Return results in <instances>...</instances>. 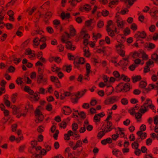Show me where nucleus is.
<instances>
[{
	"label": "nucleus",
	"instance_id": "1",
	"mask_svg": "<svg viewBox=\"0 0 158 158\" xmlns=\"http://www.w3.org/2000/svg\"><path fill=\"white\" fill-rule=\"evenodd\" d=\"M35 114L37 118L35 120V122L36 123L41 122L44 119V116L40 110L39 109H37L35 111Z\"/></svg>",
	"mask_w": 158,
	"mask_h": 158
},
{
	"label": "nucleus",
	"instance_id": "2",
	"mask_svg": "<svg viewBox=\"0 0 158 158\" xmlns=\"http://www.w3.org/2000/svg\"><path fill=\"white\" fill-rule=\"evenodd\" d=\"M115 23L118 29H122L124 28L125 22L120 17H116Z\"/></svg>",
	"mask_w": 158,
	"mask_h": 158
},
{
	"label": "nucleus",
	"instance_id": "3",
	"mask_svg": "<svg viewBox=\"0 0 158 158\" xmlns=\"http://www.w3.org/2000/svg\"><path fill=\"white\" fill-rule=\"evenodd\" d=\"M115 47L118 53L122 57L124 56L125 52L123 50L124 48V45L121 43H119L116 44Z\"/></svg>",
	"mask_w": 158,
	"mask_h": 158
},
{
	"label": "nucleus",
	"instance_id": "4",
	"mask_svg": "<svg viewBox=\"0 0 158 158\" xmlns=\"http://www.w3.org/2000/svg\"><path fill=\"white\" fill-rule=\"evenodd\" d=\"M118 101L117 97L115 96L107 97L105 100L104 103L105 105H109L113 104Z\"/></svg>",
	"mask_w": 158,
	"mask_h": 158
},
{
	"label": "nucleus",
	"instance_id": "5",
	"mask_svg": "<svg viewBox=\"0 0 158 158\" xmlns=\"http://www.w3.org/2000/svg\"><path fill=\"white\" fill-rule=\"evenodd\" d=\"M48 78L44 77L43 74L37 75V82L38 84L42 83L43 85H45L47 82Z\"/></svg>",
	"mask_w": 158,
	"mask_h": 158
},
{
	"label": "nucleus",
	"instance_id": "6",
	"mask_svg": "<svg viewBox=\"0 0 158 158\" xmlns=\"http://www.w3.org/2000/svg\"><path fill=\"white\" fill-rule=\"evenodd\" d=\"M45 89L42 87L40 88L39 89V91L37 93H35L33 96L34 100L35 101H37L39 99V97L38 96V94H45Z\"/></svg>",
	"mask_w": 158,
	"mask_h": 158
},
{
	"label": "nucleus",
	"instance_id": "7",
	"mask_svg": "<svg viewBox=\"0 0 158 158\" xmlns=\"http://www.w3.org/2000/svg\"><path fill=\"white\" fill-rule=\"evenodd\" d=\"M70 34L65 32L68 37H70L71 36H74L76 35V31L72 25L69 26Z\"/></svg>",
	"mask_w": 158,
	"mask_h": 158
},
{
	"label": "nucleus",
	"instance_id": "8",
	"mask_svg": "<svg viewBox=\"0 0 158 158\" xmlns=\"http://www.w3.org/2000/svg\"><path fill=\"white\" fill-rule=\"evenodd\" d=\"M85 62V59L83 57H81L78 59V61L77 60H74V64L75 67L76 68H79V64H84Z\"/></svg>",
	"mask_w": 158,
	"mask_h": 158
},
{
	"label": "nucleus",
	"instance_id": "9",
	"mask_svg": "<svg viewBox=\"0 0 158 158\" xmlns=\"http://www.w3.org/2000/svg\"><path fill=\"white\" fill-rule=\"evenodd\" d=\"M146 34L144 31H143L141 32L138 31L135 35V37L136 38H141L144 39L146 37Z\"/></svg>",
	"mask_w": 158,
	"mask_h": 158
},
{
	"label": "nucleus",
	"instance_id": "10",
	"mask_svg": "<svg viewBox=\"0 0 158 158\" xmlns=\"http://www.w3.org/2000/svg\"><path fill=\"white\" fill-rule=\"evenodd\" d=\"M129 59V57L127 56L126 58H123V60H121L119 62L116 64H115V65L116 66H117L118 65H122L124 66H127L128 64V59Z\"/></svg>",
	"mask_w": 158,
	"mask_h": 158
},
{
	"label": "nucleus",
	"instance_id": "11",
	"mask_svg": "<svg viewBox=\"0 0 158 158\" xmlns=\"http://www.w3.org/2000/svg\"><path fill=\"white\" fill-rule=\"evenodd\" d=\"M112 123L110 121L107 122L106 125L104 128V130L105 132H107L111 130L113 127H112Z\"/></svg>",
	"mask_w": 158,
	"mask_h": 158
},
{
	"label": "nucleus",
	"instance_id": "12",
	"mask_svg": "<svg viewBox=\"0 0 158 158\" xmlns=\"http://www.w3.org/2000/svg\"><path fill=\"white\" fill-rule=\"evenodd\" d=\"M65 43L66 44V47L67 49L72 51L75 50L76 48L75 46L74 45H72V44L70 41H68Z\"/></svg>",
	"mask_w": 158,
	"mask_h": 158
},
{
	"label": "nucleus",
	"instance_id": "13",
	"mask_svg": "<svg viewBox=\"0 0 158 158\" xmlns=\"http://www.w3.org/2000/svg\"><path fill=\"white\" fill-rule=\"evenodd\" d=\"M26 55H29L30 58H33L35 56V52L31 50L30 48H28L26 50Z\"/></svg>",
	"mask_w": 158,
	"mask_h": 158
},
{
	"label": "nucleus",
	"instance_id": "14",
	"mask_svg": "<svg viewBox=\"0 0 158 158\" xmlns=\"http://www.w3.org/2000/svg\"><path fill=\"white\" fill-rule=\"evenodd\" d=\"M115 27H116L114 26L112 21L109 20L107 22L106 29L114 30Z\"/></svg>",
	"mask_w": 158,
	"mask_h": 158
},
{
	"label": "nucleus",
	"instance_id": "15",
	"mask_svg": "<svg viewBox=\"0 0 158 158\" xmlns=\"http://www.w3.org/2000/svg\"><path fill=\"white\" fill-rule=\"evenodd\" d=\"M108 35L113 37L115 35L114 32L117 33V28L116 27H115L114 30L106 29Z\"/></svg>",
	"mask_w": 158,
	"mask_h": 158
},
{
	"label": "nucleus",
	"instance_id": "16",
	"mask_svg": "<svg viewBox=\"0 0 158 158\" xmlns=\"http://www.w3.org/2000/svg\"><path fill=\"white\" fill-rule=\"evenodd\" d=\"M73 135V132L70 130L68 131L67 134L64 135V139L65 140H68L70 139V137Z\"/></svg>",
	"mask_w": 158,
	"mask_h": 158
},
{
	"label": "nucleus",
	"instance_id": "17",
	"mask_svg": "<svg viewBox=\"0 0 158 158\" xmlns=\"http://www.w3.org/2000/svg\"><path fill=\"white\" fill-rule=\"evenodd\" d=\"M148 107L147 106L143 105L139 109V111L142 114H144L148 110Z\"/></svg>",
	"mask_w": 158,
	"mask_h": 158
},
{
	"label": "nucleus",
	"instance_id": "18",
	"mask_svg": "<svg viewBox=\"0 0 158 158\" xmlns=\"http://www.w3.org/2000/svg\"><path fill=\"white\" fill-rule=\"evenodd\" d=\"M150 13V15L155 19H157L158 17V10H151Z\"/></svg>",
	"mask_w": 158,
	"mask_h": 158
},
{
	"label": "nucleus",
	"instance_id": "19",
	"mask_svg": "<svg viewBox=\"0 0 158 158\" xmlns=\"http://www.w3.org/2000/svg\"><path fill=\"white\" fill-rule=\"evenodd\" d=\"M63 111L64 114L66 115H68L71 112L70 108L68 106H64L63 108Z\"/></svg>",
	"mask_w": 158,
	"mask_h": 158
},
{
	"label": "nucleus",
	"instance_id": "20",
	"mask_svg": "<svg viewBox=\"0 0 158 158\" xmlns=\"http://www.w3.org/2000/svg\"><path fill=\"white\" fill-rule=\"evenodd\" d=\"M137 135L140 137V138L141 139H145L147 136V134L146 133H142V131H139L137 132Z\"/></svg>",
	"mask_w": 158,
	"mask_h": 158
},
{
	"label": "nucleus",
	"instance_id": "21",
	"mask_svg": "<svg viewBox=\"0 0 158 158\" xmlns=\"http://www.w3.org/2000/svg\"><path fill=\"white\" fill-rule=\"evenodd\" d=\"M11 108L13 110V114L14 115L16 114L19 112V110L20 109L19 107H17L15 105L12 106Z\"/></svg>",
	"mask_w": 158,
	"mask_h": 158
},
{
	"label": "nucleus",
	"instance_id": "22",
	"mask_svg": "<svg viewBox=\"0 0 158 158\" xmlns=\"http://www.w3.org/2000/svg\"><path fill=\"white\" fill-rule=\"evenodd\" d=\"M84 55L85 56L87 57H89L90 56V53L89 52V48L86 47L84 48Z\"/></svg>",
	"mask_w": 158,
	"mask_h": 158
},
{
	"label": "nucleus",
	"instance_id": "23",
	"mask_svg": "<svg viewBox=\"0 0 158 158\" xmlns=\"http://www.w3.org/2000/svg\"><path fill=\"white\" fill-rule=\"evenodd\" d=\"M123 83H120L117 86L116 89L118 92H123Z\"/></svg>",
	"mask_w": 158,
	"mask_h": 158
},
{
	"label": "nucleus",
	"instance_id": "24",
	"mask_svg": "<svg viewBox=\"0 0 158 158\" xmlns=\"http://www.w3.org/2000/svg\"><path fill=\"white\" fill-rule=\"evenodd\" d=\"M140 139V138H138L135 141L133 142L132 144V147L134 149H137L139 146V144L138 143L139 140Z\"/></svg>",
	"mask_w": 158,
	"mask_h": 158
},
{
	"label": "nucleus",
	"instance_id": "25",
	"mask_svg": "<svg viewBox=\"0 0 158 158\" xmlns=\"http://www.w3.org/2000/svg\"><path fill=\"white\" fill-rule=\"evenodd\" d=\"M112 142V139L110 138H109L106 139L102 140L101 143L103 145H106L107 143H110Z\"/></svg>",
	"mask_w": 158,
	"mask_h": 158
},
{
	"label": "nucleus",
	"instance_id": "26",
	"mask_svg": "<svg viewBox=\"0 0 158 158\" xmlns=\"http://www.w3.org/2000/svg\"><path fill=\"white\" fill-rule=\"evenodd\" d=\"M82 145V143L81 140H78L77 142L75 145L73 147V150H75L77 148L81 147Z\"/></svg>",
	"mask_w": 158,
	"mask_h": 158
},
{
	"label": "nucleus",
	"instance_id": "27",
	"mask_svg": "<svg viewBox=\"0 0 158 158\" xmlns=\"http://www.w3.org/2000/svg\"><path fill=\"white\" fill-rule=\"evenodd\" d=\"M61 17L62 19H69L70 17V14L69 13H65L64 12H62L61 14Z\"/></svg>",
	"mask_w": 158,
	"mask_h": 158
},
{
	"label": "nucleus",
	"instance_id": "28",
	"mask_svg": "<svg viewBox=\"0 0 158 158\" xmlns=\"http://www.w3.org/2000/svg\"><path fill=\"white\" fill-rule=\"evenodd\" d=\"M87 91V89H85L84 90L81 92H79L76 94V96H78V97L80 98L82 97L85 94Z\"/></svg>",
	"mask_w": 158,
	"mask_h": 158
},
{
	"label": "nucleus",
	"instance_id": "29",
	"mask_svg": "<svg viewBox=\"0 0 158 158\" xmlns=\"http://www.w3.org/2000/svg\"><path fill=\"white\" fill-rule=\"evenodd\" d=\"M71 67L72 66L71 65L64 66L63 67V69L68 73H69L71 70Z\"/></svg>",
	"mask_w": 158,
	"mask_h": 158
},
{
	"label": "nucleus",
	"instance_id": "30",
	"mask_svg": "<svg viewBox=\"0 0 158 158\" xmlns=\"http://www.w3.org/2000/svg\"><path fill=\"white\" fill-rule=\"evenodd\" d=\"M33 46H37L39 45L40 43V39L38 37H36L34 39L33 41Z\"/></svg>",
	"mask_w": 158,
	"mask_h": 158
},
{
	"label": "nucleus",
	"instance_id": "31",
	"mask_svg": "<svg viewBox=\"0 0 158 158\" xmlns=\"http://www.w3.org/2000/svg\"><path fill=\"white\" fill-rule=\"evenodd\" d=\"M124 88H123V92H127L129 91L130 89V85L129 83L123 84Z\"/></svg>",
	"mask_w": 158,
	"mask_h": 158
},
{
	"label": "nucleus",
	"instance_id": "32",
	"mask_svg": "<svg viewBox=\"0 0 158 158\" xmlns=\"http://www.w3.org/2000/svg\"><path fill=\"white\" fill-rule=\"evenodd\" d=\"M152 58L155 61L156 63L158 64V55L157 54L154 53L152 54Z\"/></svg>",
	"mask_w": 158,
	"mask_h": 158
},
{
	"label": "nucleus",
	"instance_id": "33",
	"mask_svg": "<svg viewBox=\"0 0 158 158\" xmlns=\"http://www.w3.org/2000/svg\"><path fill=\"white\" fill-rule=\"evenodd\" d=\"M85 33V31L83 30H82L81 31V34L82 35L84 34V35L83 37V39L84 40H88L90 38V36L88 34Z\"/></svg>",
	"mask_w": 158,
	"mask_h": 158
},
{
	"label": "nucleus",
	"instance_id": "34",
	"mask_svg": "<svg viewBox=\"0 0 158 158\" xmlns=\"http://www.w3.org/2000/svg\"><path fill=\"white\" fill-rule=\"evenodd\" d=\"M142 114L139 112L136 113L135 114V117L137 119V121L140 122L141 120V118Z\"/></svg>",
	"mask_w": 158,
	"mask_h": 158
},
{
	"label": "nucleus",
	"instance_id": "35",
	"mask_svg": "<svg viewBox=\"0 0 158 158\" xmlns=\"http://www.w3.org/2000/svg\"><path fill=\"white\" fill-rule=\"evenodd\" d=\"M76 113L78 114V115L82 119H84L86 118V115L85 113L84 112H81L80 113L78 112V111L77 110L75 111V113Z\"/></svg>",
	"mask_w": 158,
	"mask_h": 158
},
{
	"label": "nucleus",
	"instance_id": "36",
	"mask_svg": "<svg viewBox=\"0 0 158 158\" xmlns=\"http://www.w3.org/2000/svg\"><path fill=\"white\" fill-rule=\"evenodd\" d=\"M79 98L78 96H76V94L75 96L71 98L72 102L74 103H76L78 102V100Z\"/></svg>",
	"mask_w": 158,
	"mask_h": 158
},
{
	"label": "nucleus",
	"instance_id": "37",
	"mask_svg": "<svg viewBox=\"0 0 158 158\" xmlns=\"http://www.w3.org/2000/svg\"><path fill=\"white\" fill-rule=\"evenodd\" d=\"M30 8L27 9L26 10V12H28L29 15H31L36 10V8L35 7H33L31 10H30Z\"/></svg>",
	"mask_w": 158,
	"mask_h": 158
},
{
	"label": "nucleus",
	"instance_id": "38",
	"mask_svg": "<svg viewBox=\"0 0 158 158\" xmlns=\"http://www.w3.org/2000/svg\"><path fill=\"white\" fill-rule=\"evenodd\" d=\"M120 78L123 79V81L127 82L130 81V79L128 78L127 76H126L123 74H122L120 77Z\"/></svg>",
	"mask_w": 158,
	"mask_h": 158
},
{
	"label": "nucleus",
	"instance_id": "39",
	"mask_svg": "<svg viewBox=\"0 0 158 158\" xmlns=\"http://www.w3.org/2000/svg\"><path fill=\"white\" fill-rule=\"evenodd\" d=\"M52 15V13L51 12H48L45 14L44 16V18L45 19H49Z\"/></svg>",
	"mask_w": 158,
	"mask_h": 158
},
{
	"label": "nucleus",
	"instance_id": "40",
	"mask_svg": "<svg viewBox=\"0 0 158 158\" xmlns=\"http://www.w3.org/2000/svg\"><path fill=\"white\" fill-rule=\"evenodd\" d=\"M141 79V77L140 76H137L133 77V82H135L137 81H139Z\"/></svg>",
	"mask_w": 158,
	"mask_h": 158
},
{
	"label": "nucleus",
	"instance_id": "41",
	"mask_svg": "<svg viewBox=\"0 0 158 158\" xmlns=\"http://www.w3.org/2000/svg\"><path fill=\"white\" fill-rule=\"evenodd\" d=\"M83 9L86 11H88L91 9V7L89 5L86 4L84 6Z\"/></svg>",
	"mask_w": 158,
	"mask_h": 158
},
{
	"label": "nucleus",
	"instance_id": "42",
	"mask_svg": "<svg viewBox=\"0 0 158 158\" xmlns=\"http://www.w3.org/2000/svg\"><path fill=\"white\" fill-rule=\"evenodd\" d=\"M101 35L100 33H98L97 34H95L94 33H93V37L94 38L93 40H97V39L100 38L101 37Z\"/></svg>",
	"mask_w": 158,
	"mask_h": 158
},
{
	"label": "nucleus",
	"instance_id": "43",
	"mask_svg": "<svg viewBox=\"0 0 158 158\" xmlns=\"http://www.w3.org/2000/svg\"><path fill=\"white\" fill-rule=\"evenodd\" d=\"M66 35L62 36L61 39V41L63 43H66L68 41L67 40H68V38L69 37H68L67 36V34H66Z\"/></svg>",
	"mask_w": 158,
	"mask_h": 158
},
{
	"label": "nucleus",
	"instance_id": "44",
	"mask_svg": "<svg viewBox=\"0 0 158 158\" xmlns=\"http://www.w3.org/2000/svg\"><path fill=\"white\" fill-rule=\"evenodd\" d=\"M17 96V93L14 94H12L11 97V100L12 102L15 103V102L16 100V98Z\"/></svg>",
	"mask_w": 158,
	"mask_h": 158
},
{
	"label": "nucleus",
	"instance_id": "45",
	"mask_svg": "<svg viewBox=\"0 0 158 158\" xmlns=\"http://www.w3.org/2000/svg\"><path fill=\"white\" fill-rule=\"evenodd\" d=\"M147 85V83L146 82L144 81H141L139 84V87L142 88H145Z\"/></svg>",
	"mask_w": 158,
	"mask_h": 158
},
{
	"label": "nucleus",
	"instance_id": "46",
	"mask_svg": "<svg viewBox=\"0 0 158 158\" xmlns=\"http://www.w3.org/2000/svg\"><path fill=\"white\" fill-rule=\"evenodd\" d=\"M104 26V23L103 21L99 20L97 23V26L99 28L102 27Z\"/></svg>",
	"mask_w": 158,
	"mask_h": 158
},
{
	"label": "nucleus",
	"instance_id": "47",
	"mask_svg": "<svg viewBox=\"0 0 158 158\" xmlns=\"http://www.w3.org/2000/svg\"><path fill=\"white\" fill-rule=\"evenodd\" d=\"M138 109V107L135 106L134 108L129 110V112L131 115H133L135 113V109Z\"/></svg>",
	"mask_w": 158,
	"mask_h": 158
},
{
	"label": "nucleus",
	"instance_id": "48",
	"mask_svg": "<svg viewBox=\"0 0 158 158\" xmlns=\"http://www.w3.org/2000/svg\"><path fill=\"white\" fill-rule=\"evenodd\" d=\"M130 32V30L128 27H126L123 31V33L125 35H129Z\"/></svg>",
	"mask_w": 158,
	"mask_h": 158
},
{
	"label": "nucleus",
	"instance_id": "49",
	"mask_svg": "<svg viewBox=\"0 0 158 158\" xmlns=\"http://www.w3.org/2000/svg\"><path fill=\"white\" fill-rule=\"evenodd\" d=\"M60 70V69L55 66L52 67V70L53 72H58Z\"/></svg>",
	"mask_w": 158,
	"mask_h": 158
},
{
	"label": "nucleus",
	"instance_id": "50",
	"mask_svg": "<svg viewBox=\"0 0 158 158\" xmlns=\"http://www.w3.org/2000/svg\"><path fill=\"white\" fill-rule=\"evenodd\" d=\"M106 132H105L104 130V129L102 131L99 132L98 135V137L100 138H101L104 135L105 133Z\"/></svg>",
	"mask_w": 158,
	"mask_h": 158
},
{
	"label": "nucleus",
	"instance_id": "51",
	"mask_svg": "<svg viewBox=\"0 0 158 158\" xmlns=\"http://www.w3.org/2000/svg\"><path fill=\"white\" fill-rule=\"evenodd\" d=\"M78 128V125L76 123H73L72 124V130L74 132L76 131Z\"/></svg>",
	"mask_w": 158,
	"mask_h": 158
},
{
	"label": "nucleus",
	"instance_id": "52",
	"mask_svg": "<svg viewBox=\"0 0 158 158\" xmlns=\"http://www.w3.org/2000/svg\"><path fill=\"white\" fill-rule=\"evenodd\" d=\"M43 67L42 66L39 67L38 68V74L37 75L43 74Z\"/></svg>",
	"mask_w": 158,
	"mask_h": 158
},
{
	"label": "nucleus",
	"instance_id": "53",
	"mask_svg": "<svg viewBox=\"0 0 158 158\" xmlns=\"http://www.w3.org/2000/svg\"><path fill=\"white\" fill-rule=\"evenodd\" d=\"M30 41L29 39L25 41L21 45V46L23 47H25L27 46Z\"/></svg>",
	"mask_w": 158,
	"mask_h": 158
},
{
	"label": "nucleus",
	"instance_id": "54",
	"mask_svg": "<svg viewBox=\"0 0 158 158\" xmlns=\"http://www.w3.org/2000/svg\"><path fill=\"white\" fill-rule=\"evenodd\" d=\"M119 0H113L111 1L109 3V6H110L112 5H117L119 2Z\"/></svg>",
	"mask_w": 158,
	"mask_h": 158
},
{
	"label": "nucleus",
	"instance_id": "55",
	"mask_svg": "<svg viewBox=\"0 0 158 158\" xmlns=\"http://www.w3.org/2000/svg\"><path fill=\"white\" fill-rule=\"evenodd\" d=\"M86 73H87V75L89 74L90 71V66L89 64L87 63L86 64Z\"/></svg>",
	"mask_w": 158,
	"mask_h": 158
},
{
	"label": "nucleus",
	"instance_id": "56",
	"mask_svg": "<svg viewBox=\"0 0 158 158\" xmlns=\"http://www.w3.org/2000/svg\"><path fill=\"white\" fill-rule=\"evenodd\" d=\"M50 79L52 82H58V80H59L58 78L57 77H54L53 76H51Z\"/></svg>",
	"mask_w": 158,
	"mask_h": 158
},
{
	"label": "nucleus",
	"instance_id": "57",
	"mask_svg": "<svg viewBox=\"0 0 158 158\" xmlns=\"http://www.w3.org/2000/svg\"><path fill=\"white\" fill-rule=\"evenodd\" d=\"M156 30V27L154 25H152L149 27V30L150 31L153 32H154Z\"/></svg>",
	"mask_w": 158,
	"mask_h": 158
},
{
	"label": "nucleus",
	"instance_id": "58",
	"mask_svg": "<svg viewBox=\"0 0 158 158\" xmlns=\"http://www.w3.org/2000/svg\"><path fill=\"white\" fill-rule=\"evenodd\" d=\"M69 2L72 6H74L77 5V2L75 0H69Z\"/></svg>",
	"mask_w": 158,
	"mask_h": 158
},
{
	"label": "nucleus",
	"instance_id": "59",
	"mask_svg": "<svg viewBox=\"0 0 158 158\" xmlns=\"http://www.w3.org/2000/svg\"><path fill=\"white\" fill-rule=\"evenodd\" d=\"M121 102L122 104L123 105H126L128 104V102L126 98H123L121 100Z\"/></svg>",
	"mask_w": 158,
	"mask_h": 158
},
{
	"label": "nucleus",
	"instance_id": "60",
	"mask_svg": "<svg viewBox=\"0 0 158 158\" xmlns=\"http://www.w3.org/2000/svg\"><path fill=\"white\" fill-rule=\"evenodd\" d=\"M15 68L12 66H10L8 68V70L9 72L14 73L15 71Z\"/></svg>",
	"mask_w": 158,
	"mask_h": 158
},
{
	"label": "nucleus",
	"instance_id": "61",
	"mask_svg": "<svg viewBox=\"0 0 158 158\" xmlns=\"http://www.w3.org/2000/svg\"><path fill=\"white\" fill-rule=\"evenodd\" d=\"M52 106L51 104H49L46 106V110L48 111H51L52 110Z\"/></svg>",
	"mask_w": 158,
	"mask_h": 158
},
{
	"label": "nucleus",
	"instance_id": "62",
	"mask_svg": "<svg viewBox=\"0 0 158 158\" xmlns=\"http://www.w3.org/2000/svg\"><path fill=\"white\" fill-rule=\"evenodd\" d=\"M102 15L104 16H107L109 13V12L108 11L106 10H102Z\"/></svg>",
	"mask_w": 158,
	"mask_h": 158
},
{
	"label": "nucleus",
	"instance_id": "63",
	"mask_svg": "<svg viewBox=\"0 0 158 158\" xmlns=\"http://www.w3.org/2000/svg\"><path fill=\"white\" fill-rule=\"evenodd\" d=\"M131 28L133 31H136L137 29V26L135 23H133L131 25Z\"/></svg>",
	"mask_w": 158,
	"mask_h": 158
},
{
	"label": "nucleus",
	"instance_id": "64",
	"mask_svg": "<svg viewBox=\"0 0 158 158\" xmlns=\"http://www.w3.org/2000/svg\"><path fill=\"white\" fill-rule=\"evenodd\" d=\"M152 39L154 41H157L158 40V33H156L154 34Z\"/></svg>",
	"mask_w": 158,
	"mask_h": 158
}]
</instances>
